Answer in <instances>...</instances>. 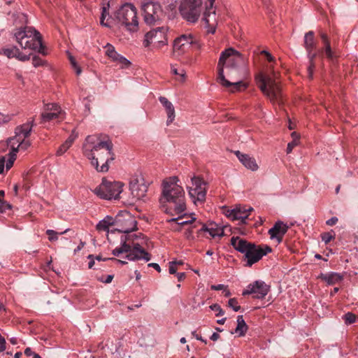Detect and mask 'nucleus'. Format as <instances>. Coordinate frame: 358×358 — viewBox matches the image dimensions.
<instances>
[{"label": "nucleus", "instance_id": "nucleus-1", "mask_svg": "<svg viewBox=\"0 0 358 358\" xmlns=\"http://www.w3.org/2000/svg\"><path fill=\"white\" fill-rule=\"evenodd\" d=\"M245 59L242 54L232 48L222 52L217 64V82L231 92L247 88L241 80V68Z\"/></svg>", "mask_w": 358, "mask_h": 358}, {"label": "nucleus", "instance_id": "nucleus-2", "mask_svg": "<svg viewBox=\"0 0 358 358\" xmlns=\"http://www.w3.org/2000/svg\"><path fill=\"white\" fill-rule=\"evenodd\" d=\"M113 148L111 141H103L98 136L90 135L83 145V152L98 172L106 173L109 169V163L115 159Z\"/></svg>", "mask_w": 358, "mask_h": 358}, {"label": "nucleus", "instance_id": "nucleus-3", "mask_svg": "<svg viewBox=\"0 0 358 358\" xmlns=\"http://www.w3.org/2000/svg\"><path fill=\"white\" fill-rule=\"evenodd\" d=\"M13 17L15 28L12 30L11 34L20 46L22 49L35 50L43 55H47L46 48L42 42V36L35 28L27 26V15L16 13Z\"/></svg>", "mask_w": 358, "mask_h": 358}, {"label": "nucleus", "instance_id": "nucleus-4", "mask_svg": "<svg viewBox=\"0 0 358 358\" xmlns=\"http://www.w3.org/2000/svg\"><path fill=\"white\" fill-rule=\"evenodd\" d=\"M177 177H171L163 180L162 192L159 202L164 212L171 215L183 213L186 210L185 192L177 184Z\"/></svg>", "mask_w": 358, "mask_h": 358}, {"label": "nucleus", "instance_id": "nucleus-5", "mask_svg": "<svg viewBox=\"0 0 358 358\" xmlns=\"http://www.w3.org/2000/svg\"><path fill=\"white\" fill-rule=\"evenodd\" d=\"M147 241V237L142 233L122 236L121 246L114 249L112 254L114 256H119L122 253H127L126 257L130 261L145 259L148 262L151 259V255L144 249Z\"/></svg>", "mask_w": 358, "mask_h": 358}, {"label": "nucleus", "instance_id": "nucleus-6", "mask_svg": "<svg viewBox=\"0 0 358 358\" xmlns=\"http://www.w3.org/2000/svg\"><path fill=\"white\" fill-rule=\"evenodd\" d=\"M231 245L236 250L244 254V257L246 260L245 266L249 267L272 251L271 248L268 245L264 247L257 245L255 243L249 242L238 236H233L231 238Z\"/></svg>", "mask_w": 358, "mask_h": 358}, {"label": "nucleus", "instance_id": "nucleus-7", "mask_svg": "<svg viewBox=\"0 0 358 358\" xmlns=\"http://www.w3.org/2000/svg\"><path fill=\"white\" fill-rule=\"evenodd\" d=\"M115 18L125 27L127 30L136 32L138 29V20L136 7L131 3L122 5L115 13Z\"/></svg>", "mask_w": 358, "mask_h": 358}, {"label": "nucleus", "instance_id": "nucleus-8", "mask_svg": "<svg viewBox=\"0 0 358 358\" xmlns=\"http://www.w3.org/2000/svg\"><path fill=\"white\" fill-rule=\"evenodd\" d=\"M33 125L34 120H31L15 128V136L8 141L11 150L14 148L17 153L18 151H26L31 146V142L26 138L30 135Z\"/></svg>", "mask_w": 358, "mask_h": 358}, {"label": "nucleus", "instance_id": "nucleus-9", "mask_svg": "<svg viewBox=\"0 0 358 358\" xmlns=\"http://www.w3.org/2000/svg\"><path fill=\"white\" fill-rule=\"evenodd\" d=\"M256 81L261 91L271 101H280L282 97L281 87L274 78L261 73L256 76Z\"/></svg>", "mask_w": 358, "mask_h": 358}, {"label": "nucleus", "instance_id": "nucleus-10", "mask_svg": "<svg viewBox=\"0 0 358 358\" xmlns=\"http://www.w3.org/2000/svg\"><path fill=\"white\" fill-rule=\"evenodd\" d=\"M202 11V0H182L179 6L182 17L191 23L199 20Z\"/></svg>", "mask_w": 358, "mask_h": 358}, {"label": "nucleus", "instance_id": "nucleus-11", "mask_svg": "<svg viewBox=\"0 0 358 358\" xmlns=\"http://www.w3.org/2000/svg\"><path fill=\"white\" fill-rule=\"evenodd\" d=\"M122 187L123 183L121 182H112L103 179L101 183L94 189V192L100 199H117L122 192Z\"/></svg>", "mask_w": 358, "mask_h": 358}, {"label": "nucleus", "instance_id": "nucleus-12", "mask_svg": "<svg viewBox=\"0 0 358 358\" xmlns=\"http://www.w3.org/2000/svg\"><path fill=\"white\" fill-rule=\"evenodd\" d=\"M192 185L188 187V193L194 204L203 203L206 201L207 183L201 178L194 176L191 178Z\"/></svg>", "mask_w": 358, "mask_h": 358}, {"label": "nucleus", "instance_id": "nucleus-13", "mask_svg": "<svg viewBox=\"0 0 358 358\" xmlns=\"http://www.w3.org/2000/svg\"><path fill=\"white\" fill-rule=\"evenodd\" d=\"M136 224L137 222L135 217L129 212L123 210L115 216L113 230L120 233L129 234L136 229Z\"/></svg>", "mask_w": 358, "mask_h": 358}, {"label": "nucleus", "instance_id": "nucleus-14", "mask_svg": "<svg viewBox=\"0 0 358 358\" xmlns=\"http://www.w3.org/2000/svg\"><path fill=\"white\" fill-rule=\"evenodd\" d=\"M167 29L162 27L153 29L145 35L143 45L148 47L151 43L157 49L166 45L168 43Z\"/></svg>", "mask_w": 358, "mask_h": 358}, {"label": "nucleus", "instance_id": "nucleus-15", "mask_svg": "<svg viewBox=\"0 0 358 358\" xmlns=\"http://www.w3.org/2000/svg\"><path fill=\"white\" fill-rule=\"evenodd\" d=\"M141 10L144 21L148 24H152L159 20L162 14L161 5L158 2L145 1L141 3Z\"/></svg>", "mask_w": 358, "mask_h": 358}, {"label": "nucleus", "instance_id": "nucleus-16", "mask_svg": "<svg viewBox=\"0 0 358 358\" xmlns=\"http://www.w3.org/2000/svg\"><path fill=\"white\" fill-rule=\"evenodd\" d=\"M269 291V285H266L264 281L256 280L247 286L246 289L243 291L242 295L251 294L254 299H262L268 294Z\"/></svg>", "mask_w": 358, "mask_h": 358}, {"label": "nucleus", "instance_id": "nucleus-17", "mask_svg": "<svg viewBox=\"0 0 358 358\" xmlns=\"http://www.w3.org/2000/svg\"><path fill=\"white\" fill-rule=\"evenodd\" d=\"M129 189L133 198L140 200L146 196L148 185L141 176H135L131 178Z\"/></svg>", "mask_w": 358, "mask_h": 358}, {"label": "nucleus", "instance_id": "nucleus-18", "mask_svg": "<svg viewBox=\"0 0 358 358\" xmlns=\"http://www.w3.org/2000/svg\"><path fill=\"white\" fill-rule=\"evenodd\" d=\"M198 224L202 225L201 228L199 230L200 231L208 232L212 238L222 237L224 236V229L219 227L217 224L212 222L208 225L202 224L200 222H195V224L191 227L190 229L186 233L187 238H189L192 233L193 232V228L197 227Z\"/></svg>", "mask_w": 358, "mask_h": 358}, {"label": "nucleus", "instance_id": "nucleus-19", "mask_svg": "<svg viewBox=\"0 0 358 358\" xmlns=\"http://www.w3.org/2000/svg\"><path fill=\"white\" fill-rule=\"evenodd\" d=\"M193 43L194 38L191 34H182L174 40L173 51L179 55L184 54Z\"/></svg>", "mask_w": 358, "mask_h": 358}, {"label": "nucleus", "instance_id": "nucleus-20", "mask_svg": "<svg viewBox=\"0 0 358 358\" xmlns=\"http://www.w3.org/2000/svg\"><path fill=\"white\" fill-rule=\"evenodd\" d=\"M59 118H64V113L60 106L57 103L46 104L45 111L41 114L42 120L43 122H49Z\"/></svg>", "mask_w": 358, "mask_h": 358}, {"label": "nucleus", "instance_id": "nucleus-21", "mask_svg": "<svg viewBox=\"0 0 358 358\" xmlns=\"http://www.w3.org/2000/svg\"><path fill=\"white\" fill-rule=\"evenodd\" d=\"M289 227L282 221H277L268 230L271 239H275L278 243L282 241L284 235L287 232Z\"/></svg>", "mask_w": 358, "mask_h": 358}, {"label": "nucleus", "instance_id": "nucleus-22", "mask_svg": "<svg viewBox=\"0 0 358 358\" xmlns=\"http://www.w3.org/2000/svg\"><path fill=\"white\" fill-rule=\"evenodd\" d=\"M234 154L245 168L252 171H255L259 169V166L254 157L247 154H243L238 150L235 151Z\"/></svg>", "mask_w": 358, "mask_h": 358}, {"label": "nucleus", "instance_id": "nucleus-23", "mask_svg": "<svg viewBox=\"0 0 358 358\" xmlns=\"http://www.w3.org/2000/svg\"><path fill=\"white\" fill-rule=\"evenodd\" d=\"M253 210L252 207L238 205L232 209L234 213V220H240L241 224H245V220L248 217L250 213Z\"/></svg>", "mask_w": 358, "mask_h": 358}, {"label": "nucleus", "instance_id": "nucleus-24", "mask_svg": "<svg viewBox=\"0 0 358 358\" xmlns=\"http://www.w3.org/2000/svg\"><path fill=\"white\" fill-rule=\"evenodd\" d=\"M159 101L165 108L167 114L166 124L169 125L173 122L176 117L175 108L173 103L164 96H160Z\"/></svg>", "mask_w": 358, "mask_h": 358}, {"label": "nucleus", "instance_id": "nucleus-25", "mask_svg": "<svg viewBox=\"0 0 358 358\" xmlns=\"http://www.w3.org/2000/svg\"><path fill=\"white\" fill-rule=\"evenodd\" d=\"M213 0L210 1V7H206L203 13L202 20L208 26H213L214 22H216L215 10L213 8Z\"/></svg>", "mask_w": 358, "mask_h": 358}, {"label": "nucleus", "instance_id": "nucleus-26", "mask_svg": "<svg viewBox=\"0 0 358 358\" xmlns=\"http://www.w3.org/2000/svg\"><path fill=\"white\" fill-rule=\"evenodd\" d=\"M303 46L306 50H315L316 48V41L314 31H309L305 34Z\"/></svg>", "mask_w": 358, "mask_h": 358}, {"label": "nucleus", "instance_id": "nucleus-27", "mask_svg": "<svg viewBox=\"0 0 358 358\" xmlns=\"http://www.w3.org/2000/svg\"><path fill=\"white\" fill-rule=\"evenodd\" d=\"M320 278L325 281L328 285H332L341 281L343 280V276L337 273H330L327 274L322 273Z\"/></svg>", "mask_w": 358, "mask_h": 358}, {"label": "nucleus", "instance_id": "nucleus-28", "mask_svg": "<svg viewBox=\"0 0 358 358\" xmlns=\"http://www.w3.org/2000/svg\"><path fill=\"white\" fill-rule=\"evenodd\" d=\"M109 3H107L106 5L103 4L102 7L101 15L100 17V23L102 26L106 27H111V22L113 20L112 17L109 16Z\"/></svg>", "mask_w": 358, "mask_h": 358}, {"label": "nucleus", "instance_id": "nucleus-29", "mask_svg": "<svg viewBox=\"0 0 358 358\" xmlns=\"http://www.w3.org/2000/svg\"><path fill=\"white\" fill-rule=\"evenodd\" d=\"M313 51H314V50H306L307 56H308V58L309 60V65H308V67L307 69L308 77L310 80H312L313 78V72H314V69L315 68V59L316 58V57L317 55V53Z\"/></svg>", "mask_w": 358, "mask_h": 358}, {"label": "nucleus", "instance_id": "nucleus-30", "mask_svg": "<svg viewBox=\"0 0 358 358\" xmlns=\"http://www.w3.org/2000/svg\"><path fill=\"white\" fill-rule=\"evenodd\" d=\"M248 329V327L246 324L243 315H238L237 317V326L235 329L234 333L237 334L238 336H244ZM234 334V332H231Z\"/></svg>", "mask_w": 358, "mask_h": 358}, {"label": "nucleus", "instance_id": "nucleus-31", "mask_svg": "<svg viewBox=\"0 0 358 358\" xmlns=\"http://www.w3.org/2000/svg\"><path fill=\"white\" fill-rule=\"evenodd\" d=\"M113 226L115 227V218L107 216L97 224L96 229L99 231H108L109 228Z\"/></svg>", "mask_w": 358, "mask_h": 358}, {"label": "nucleus", "instance_id": "nucleus-32", "mask_svg": "<svg viewBox=\"0 0 358 358\" xmlns=\"http://www.w3.org/2000/svg\"><path fill=\"white\" fill-rule=\"evenodd\" d=\"M73 141L74 138H73L72 136H69L67 138V140L59 147L56 152V155L62 156V155H64L72 145Z\"/></svg>", "mask_w": 358, "mask_h": 358}, {"label": "nucleus", "instance_id": "nucleus-33", "mask_svg": "<svg viewBox=\"0 0 358 358\" xmlns=\"http://www.w3.org/2000/svg\"><path fill=\"white\" fill-rule=\"evenodd\" d=\"M186 215V214H184L183 215L178 216V217L170 219L168 220V222H176L178 225L184 226L186 224H192L195 221V217H191L190 220H185L184 218Z\"/></svg>", "mask_w": 358, "mask_h": 358}, {"label": "nucleus", "instance_id": "nucleus-34", "mask_svg": "<svg viewBox=\"0 0 358 358\" xmlns=\"http://www.w3.org/2000/svg\"><path fill=\"white\" fill-rule=\"evenodd\" d=\"M104 48L106 49V55L113 62L116 61L119 54L115 51L114 46L110 43H107Z\"/></svg>", "mask_w": 358, "mask_h": 358}, {"label": "nucleus", "instance_id": "nucleus-35", "mask_svg": "<svg viewBox=\"0 0 358 358\" xmlns=\"http://www.w3.org/2000/svg\"><path fill=\"white\" fill-rule=\"evenodd\" d=\"M324 52L326 55V57L329 59H334L337 57L336 53L331 50L330 43L328 45H324V48L321 50V52Z\"/></svg>", "mask_w": 358, "mask_h": 358}, {"label": "nucleus", "instance_id": "nucleus-36", "mask_svg": "<svg viewBox=\"0 0 358 358\" xmlns=\"http://www.w3.org/2000/svg\"><path fill=\"white\" fill-rule=\"evenodd\" d=\"M3 53L8 58H16V55L18 53V48L15 46L9 48H4L3 49Z\"/></svg>", "mask_w": 358, "mask_h": 358}, {"label": "nucleus", "instance_id": "nucleus-37", "mask_svg": "<svg viewBox=\"0 0 358 358\" xmlns=\"http://www.w3.org/2000/svg\"><path fill=\"white\" fill-rule=\"evenodd\" d=\"M292 136L293 137V140L288 143L286 152L287 154L292 152L293 148L298 145V136L296 132H292Z\"/></svg>", "mask_w": 358, "mask_h": 358}, {"label": "nucleus", "instance_id": "nucleus-38", "mask_svg": "<svg viewBox=\"0 0 358 358\" xmlns=\"http://www.w3.org/2000/svg\"><path fill=\"white\" fill-rule=\"evenodd\" d=\"M9 157L6 163V169H10L16 159V150L13 148V150H11L8 154Z\"/></svg>", "mask_w": 358, "mask_h": 358}, {"label": "nucleus", "instance_id": "nucleus-39", "mask_svg": "<svg viewBox=\"0 0 358 358\" xmlns=\"http://www.w3.org/2000/svg\"><path fill=\"white\" fill-rule=\"evenodd\" d=\"M343 320L346 324H351L355 322L356 315L352 313L348 312L343 315Z\"/></svg>", "mask_w": 358, "mask_h": 358}, {"label": "nucleus", "instance_id": "nucleus-40", "mask_svg": "<svg viewBox=\"0 0 358 358\" xmlns=\"http://www.w3.org/2000/svg\"><path fill=\"white\" fill-rule=\"evenodd\" d=\"M228 306L233 309L235 312L241 310V306L238 304V300L236 298H231L228 301Z\"/></svg>", "mask_w": 358, "mask_h": 358}, {"label": "nucleus", "instance_id": "nucleus-41", "mask_svg": "<svg viewBox=\"0 0 358 358\" xmlns=\"http://www.w3.org/2000/svg\"><path fill=\"white\" fill-rule=\"evenodd\" d=\"M46 64V62L43 59H42L38 55H34L32 57V64L34 67H38L44 66Z\"/></svg>", "mask_w": 358, "mask_h": 358}, {"label": "nucleus", "instance_id": "nucleus-42", "mask_svg": "<svg viewBox=\"0 0 358 358\" xmlns=\"http://www.w3.org/2000/svg\"><path fill=\"white\" fill-rule=\"evenodd\" d=\"M210 308L212 310L217 312V313L215 314L216 317L222 316L224 314V311L222 310L221 306L217 303H213L210 305Z\"/></svg>", "mask_w": 358, "mask_h": 358}, {"label": "nucleus", "instance_id": "nucleus-43", "mask_svg": "<svg viewBox=\"0 0 358 358\" xmlns=\"http://www.w3.org/2000/svg\"><path fill=\"white\" fill-rule=\"evenodd\" d=\"M335 235L331 232H325L321 234V238L326 244L329 243L331 240L334 239Z\"/></svg>", "mask_w": 358, "mask_h": 358}, {"label": "nucleus", "instance_id": "nucleus-44", "mask_svg": "<svg viewBox=\"0 0 358 358\" xmlns=\"http://www.w3.org/2000/svg\"><path fill=\"white\" fill-rule=\"evenodd\" d=\"M47 235H48V239L50 241H57L58 239V233L52 229H48L46 231Z\"/></svg>", "mask_w": 358, "mask_h": 358}, {"label": "nucleus", "instance_id": "nucleus-45", "mask_svg": "<svg viewBox=\"0 0 358 358\" xmlns=\"http://www.w3.org/2000/svg\"><path fill=\"white\" fill-rule=\"evenodd\" d=\"M30 57H31V55H24V54H23V53L20 50V49L18 48V53H17V55H16V58H17L18 60L22 61V62L28 61V60H29Z\"/></svg>", "mask_w": 358, "mask_h": 358}, {"label": "nucleus", "instance_id": "nucleus-46", "mask_svg": "<svg viewBox=\"0 0 358 358\" xmlns=\"http://www.w3.org/2000/svg\"><path fill=\"white\" fill-rule=\"evenodd\" d=\"M115 62H119L124 66H129L131 64L130 62L128 59H127L125 57L120 55H118V57H117V60Z\"/></svg>", "mask_w": 358, "mask_h": 358}, {"label": "nucleus", "instance_id": "nucleus-47", "mask_svg": "<svg viewBox=\"0 0 358 358\" xmlns=\"http://www.w3.org/2000/svg\"><path fill=\"white\" fill-rule=\"evenodd\" d=\"M11 208L10 205L6 201L0 199V213H4L7 209Z\"/></svg>", "mask_w": 358, "mask_h": 358}, {"label": "nucleus", "instance_id": "nucleus-48", "mask_svg": "<svg viewBox=\"0 0 358 358\" xmlns=\"http://www.w3.org/2000/svg\"><path fill=\"white\" fill-rule=\"evenodd\" d=\"M320 36L321 38V40L324 45H328L330 43V41H329V37L327 36V34L324 33V32H320Z\"/></svg>", "mask_w": 358, "mask_h": 358}, {"label": "nucleus", "instance_id": "nucleus-49", "mask_svg": "<svg viewBox=\"0 0 358 358\" xmlns=\"http://www.w3.org/2000/svg\"><path fill=\"white\" fill-rule=\"evenodd\" d=\"M96 259L100 261V260H103V261H106V260H112V261H117L122 264H127V262H124V261H122V260H120V259H117L114 257H112V258H104V259H102V257L100 256V255H98L96 257Z\"/></svg>", "mask_w": 358, "mask_h": 358}, {"label": "nucleus", "instance_id": "nucleus-50", "mask_svg": "<svg viewBox=\"0 0 358 358\" xmlns=\"http://www.w3.org/2000/svg\"><path fill=\"white\" fill-rule=\"evenodd\" d=\"M176 262H171L169 263V271L171 274H175L177 271V268L176 267Z\"/></svg>", "mask_w": 358, "mask_h": 358}, {"label": "nucleus", "instance_id": "nucleus-51", "mask_svg": "<svg viewBox=\"0 0 358 358\" xmlns=\"http://www.w3.org/2000/svg\"><path fill=\"white\" fill-rule=\"evenodd\" d=\"M113 275H108L106 278L104 279L103 277L98 278V280L104 283H110L113 279Z\"/></svg>", "mask_w": 358, "mask_h": 358}, {"label": "nucleus", "instance_id": "nucleus-52", "mask_svg": "<svg viewBox=\"0 0 358 358\" xmlns=\"http://www.w3.org/2000/svg\"><path fill=\"white\" fill-rule=\"evenodd\" d=\"M261 54L262 55H264L266 56L267 60L269 62H273L275 61V58L271 55L270 52H268V51L266 50H262L261 52Z\"/></svg>", "mask_w": 358, "mask_h": 358}, {"label": "nucleus", "instance_id": "nucleus-53", "mask_svg": "<svg viewBox=\"0 0 358 358\" xmlns=\"http://www.w3.org/2000/svg\"><path fill=\"white\" fill-rule=\"evenodd\" d=\"M227 287V286L224 285H222V284H219V285H211L210 287V289L212 290H224V289H226V288Z\"/></svg>", "mask_w": 358, "mask_h": 358}, {"label": "nucleus", "instance_id": "nucleus-54", "mask_svg": "<svg viewBox=\"0 0 358 358\" xmlns=\"http://www.w3.org/2000/svg\"><path fill=\"white\" fill-rule=\"evenodd\" d=\"M71 67L75 71L77 76H79L82 73V69L78 63L72 65Z\"/></svg>", "mask_w": 358, "mask_h": 358}, {"label": "nucleus", "instance_id": "nucleus-55", "mask_svg": "<svg viewBox=\"0 0 358 358\" xmlns=\"http://www.w3.org/2000/svg\"><path fill=\"white\" fill-rule=\"evenodd\" d=\"M338 222V218L336 217H332L331 218L327 220L326 224L329 226H333L336 224Z\"/></svg>", "mask_w": 358, "mask_h": 358}, {"label": "nucleus", "instance_id": "nucleus-56", "mask_svg": "<svg viewBox=\"0 0 358 358\" xmlns=\"http://www.w3.org/2000/svg\"><path fill=\"white\" fill-rule=\"evenodd\" d=\"M232 209H226L224 210V214L227 217L234 220V213L231 212Z\"/></svg>", "mask_w": 358, "mask_h": 358}, {"label": "nucleus", "instance_id": "nucleus-57", "mask_svg": "<svg viewBox=\"0 0 358 358\" xmlns=\"http://www.w3.org/2000/svg\"><path fill=\"white\" fill-rule=\"evenodd\" d=\"M24 355L27 357L33 356L34 354H36V352H33L30 348H27L24 350Z\"/></svg>", "mask_w": 358, "mask_h": 358}, {"label": "nucleus", "instance_id": "nucleus-58", "mask_svg": "<svg viewBox=\"0 0 358 358\" xmlns=\"http://www.w3.org/2000/svg\"><path fill=\"white\" fill-rule=\"evenodd\" d=\"M9 121V117L0 113V124L7 122Z\"/></svg>", "mask_w": 358, "mask_h": 358}, {"label": "nucleus", "instance_id": "nucleus-59", "mask_svg": "<svg viewBox=\"0 0 358 358\" xmlns=\"http://www.w3.org/2000/svg\"><path fill=\"white\" fill-rule=\"evenodd\" d=\"M149 267H152L154 268L155 270H157L158 272H160L161 271V268L159 266V265L157 263H150L148 264V265Z\"/></svg>", "mask_w": 358, "mask_h": 358}, {"label": "nucleus", "instance_id": "nucleus-60", "mask_svg": "<svg viewBox=\"0 0 358 358\" xmlns=\"http://www.w3.org/2000/svg\"><path fill=\"white\" fill-rule=\"evenodd\" d=\"M176 275H177L178 280L179 282L182 281L185 278V276H186L185 273H184V272H182V273H178L176 274Z\"/></svg>", "mask_w": 358, "mask_h": 358}, {"label": "nucleus", "instance_id": "nucleus-61", "mask_svg": "<svg viewBox=\"0 0 358 358\" xmlns=\"http://www.w3.org/2000/svg\"><path fill=\"white\" fill-rule=\"evenodd\" d=\"M178 75L180 76V79H179L180 81H181V82L185 81L186 76H185V72L184 70H182L181 72L179 73V74H178Z\"/></svg>", "mask_w": 358, "mask_h": 358}, {"label": "nucleus", "instance_id": "nucleus-62", "mask_svg": "<svg viewBox=\"0 0 358 358\" xmlns=\"http://www.w3.org/2000/svg\"><path fill=\"white\" fill-rule=\"evenodd\" d=\"M192 335L197 339V340H199L202 342H203L204 343H206V341L203 339L202 337L199 335H198L196 331H192Z\"/></svg>", "mask_w": 358, "mask_h": 358}, {"label": "nucleus", "instance_id": "nucleus-63", "mask_svg": "<svg viewBox=\"0 0 358 358\" xmlns=\"http://www.w3.org/2000/svg\"><path fill=\"white\" fill-rule=\"evenodd\" d=\"M220 334H217V333H216V332H214V333L211 335V336H210V338L212 341H217V340L220 338Z\"/></svg>", "mask_w": 358, "mask_h": 358}, {"label": "nucleus", "instance_id": "nucleus-64", "mask_svg": "<svg viewBox=\"0 0 358 358\" xmlns=\"http://www.w3.org/2000/svg\"><path fill=\"white\" fill-rule=\"evenodd\" d=\"M93 257H94V256H93L92 255H90L88 256V258H89V259H92V260H91V261H90V262H89V263H88V267H89V268H92L93 267L94 264V259H93Z\"/></svg>", "mask_w": 358, "mask_h": 358}]
</instances>
